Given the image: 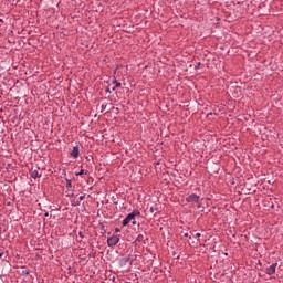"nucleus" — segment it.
Instances as JSON below:
<instances>
[{
	"mask_svg": "<svg viewBox=\"0 0 283 283\" xmlns=\"http://www.w3.org/2000/svg\"><path fill=\"white\" fill-rule=\"evenodd\" d=\"M136 218H140V210L138 209H134L132 213L127 214V217L122 221L123 227H127V224L136 220Z\"/></svg>",
	"mask_w": 283,
	"mask_h": 283,
	"instance_id": "f257e3e1",
	"label": "nucleus"
},
{
	"mask_svg": "<svg viewBox=\"0 0 283 283\" xmlns=\"http://www.w3.org/2000/svg\"><path fill=\"white\" fill-rule=\"evenodd\" d=\"M118 242H120V237L113 234L112 237H109L107 239V245L108 247H116V244H118Z\"/></svg>",
	"mask_w": 283,
	"mask_h": 283,
	"instance_id": "f03ea898",
	"label": "nucleus"
},
{
	"mask_svg": "<svg viewBox=\"0 0 283 283\" xmlns=\"http://www.w3.org/2000/svg\"><path fill=\"white\" fill-rule=\"evenodd\" d=\"M186 202H200V196L191 193L186 198Z\"/></svg>",
	"mask_w": 283,
	"mask_h": 283,
	"instance_id": "7ed1b4c3",
	"label": "nucleus"
},
{
	"mask_svg": "<svg viewBox=\"0 0 283 283\" xmlns=\"http://www.w3.org/2000/svg\"><path fill=\"white\" fill-rule=\"evenodd\" d=\"M275 269H277V263H273L269 268H266L265 273L266 275H275Z\"/></svg>",
	"mask_w": 283,
	"mask_h": 283,
	"instance_id": "20e7f679",
	"label": "nucleus"
},
{
	"mask_svg": "<svg viewBox=\"0 0 283 283\" xmlns=\"http://www.w3.org/2000/svg\"><path fill=\"white\" fill-rule=\"evenodd\" d=\"M80 154H81V150H80L78 146H74L73 150L70 153V156L72 158H78Z\"/></svg>",
	"mask_w": 283,
	"mask_h": 283,
	"instance_id": "39448f33",
	"label": "nucleus"
},
{
	"mask_svg": "<svg viewBox=\"0 0 283 283\" xmlns=\"http://www.w3.org/2000/svg\"><path fill=\"white\" fill-rule=\"evenodd\" d=\"M31 178H34V179L41 178V174H39V170H32L31 171Z\"/></svg>",
	"mask_w": 283,
	"mask_h": 283,
	"instance_id": "423d86ee",
	"label": "nucleus"
},
{
	"mask_svg": "<svg viewBox=\"0 0 283 283\" xmlns=\"http://www.w3.org/2000/svg\"><path fill=\"white\" fill-rule=\"evenodd\" d=\"M127 262H129V256L122 258L119 261V264L122 266H125V264H127Z\"/></svg>",
	"mask_w": 283,
	"mask_h": 283,
	"instance_id": "0eeeda50",
	"label": "nucleus"
},
{
	"mask_svg": "<svg viewBox=\"0 0 283 283\" xmlns=\"http://www.w3.org/2000/svg\"><path fill=\"white\" fill-rule=\"evenodd\" d=\"M64 180L66 181V189L67 191H70V188L72 187V180L69 179L67 177H65Z\"/></svg>",
	"mask_w": 283,
	"mask_h": 283,
	"instance_id": "6e6552de",
	"label": "nucleus"
},
{
	"mask_svg": "<svg viewBox=\"0 0 283 283\" xmlns=\"http://www.w3.org/2000/svg\"><path fill=\"white\" fill-rule=\"evenodd\" d=\"M90 174V171L85 170V169H81L80 172H76V176H87Z\"/></svg>",
	"mask_w": 283,
	"mask_h": 283,
	"instance_id": "1a4fd4ad",
	"label": "nucleus"
},
{
	"mask_svg": "<svg viewBox=\"0 0 283 283\" xmlns=\"http://www.w3.org/2000/svg\"><path fill=\"white\" fill-rule=\"evenodd\" d=\"M135 242H145V235L138 234Z\"/></svg>",
	"mask_w": 283,
	"mask_h": 283,
	"instance_id": "9d476101",
	"label": "nucleus"
},
{
	"mask_svg": "<svg viewBox=\"0 0 283 283\" xmlns=\"http://www.w3.org/2000/svg\"><path fill=\"white\" fill-rule=\"evenodd\" d=\"M113 83L115 84V87H122L123 84L118 81H116V77H114Z\"/></svg>",
	"mask_w": 283,
	"mask_h": 283,
	"instance_id": "9b49d317",
	"label": "nucleus"
},
{
	"mask_svg": "<svg viewBox=\"0 0 283 283\" xmlns=\"http://www.w3.org/2000/svg\"><path fill=\"white\" fill-rule=\"evenodd\" d=\"M22 275H30V270H23Z\"/></svg>",
	"mask_w": 283,
	"mask_h": 283,
	"instance_id": "f8f14e48",
	"label": "nucleus"
},
{
	"mask_svg": "<svg viewBox=\"0 0 283 283\" xmlns=\"http://www.w3.org/2000/svg\"><path fill=\"white\" fill-rule=\"evenodd\" d=\"M73 207H81V201H74Z\"/></svg>",
	"mask_w": 283,
	"mask_h": 283,
	"instance_id": "ddd939ff",
	"label": "nucleus"
},
{
	"mask_svg": "<svg viewBox=\"0 0 283 283\" xmlns=\"http://www.w3.org/2000/svg\"><path fill=\"white\" fill-rule=\"evenodd\" d=\"M105 92H106V94H112V90L109 88V86H107V87L105 88Z\"/></svg>",
	"mask_w": 283,
	"mask_h": 283,
	"instance_id": "4468645a",
	"label": "nucleus"
},
{
	"mask_svg": "<svg viewBox=\"0 0 283 283\" xmlns=\"http://www.w3.org/2000/svg\"><path fill=\"white\" fill-rule=\"evenodd\" d=\"M102 112H105V109H107V104H102Z\"/></svg>",
	"mask_w": 283,
	"mask_h": 283,
	"instance_id": "2eb2a0df",
	"label": "nucleus"
},
{
	"mask_svg": "<svg viewBox=\"0 0 283 283\" xmlns=\"http://www.w3.org/2000/svg\"><path fill=\"white\" fill-rule=\"evenodd\" d=\"M200 65H202V63L198 62L197 65L195 66V70H200Z\"/></svg>",
	"mask_w": 283,
	"mask_h": 283,
	"instance_id": "dca6fc26",
	"label": "nucleus"
},
{
	"mask_svg": "<svg viewBox=\"0 0 283 283\" xmlns=\"http://www.w3.org/2000/svg\"><path fill=\"white\" fill-rule=\"evenodd\" d=\"M78 235H80V238H82V239L85 238V234L83 233V231H80V232H78Z\"/></svg>",
	"mask_w": 283,
	"mask_h": 283,
	"instance_id": "f3484780",
	"label": "nucleus"
},
{
	"mask_svg": "<svg viewBox=\"0 0 283 283\" xmlns=\"http://www.w3.org/2000/svg\"><path fill=\"white\" fill-rule=\"evenodd\" d=\"M197 207H198V209H200V207H202V202H197Z\"/></svg>",
	"mask_w": 283,
	"mask_h": 283,
	"instance_id": "a211bd4d",
	"label": "nucleus"
},
{
	"mask_svg": "<svg viewBox=\"0 0 283 283\" xmlns=\"http://www.w3.org/2000/svg\"><path fill=\"white\" fill-rule=\"evenodd\" d=\"M85 200V195L80 196V201Z\"/></svg>",
	"mask_w": 283,
	"mask_h": 283,
	"instance_id": "6ab92c4d",
	"label": "nucleus"
},
{
	"mask_svg": "<svg viewBox=\"0 0 283 283\" xmlns=\"http://www.w3.org/2000/svg\"><path fill=\"white\" fill-rule=\"evenodd\" d=\"M115 233H120V230L118 228H115Z\"/></svg>",
	"mask_w": 283,
	"mask_h": 283,
	"instance_id": "aec40b11",
	"label": "nucleus"
},
{
	"mask_svg": "<svg viewBox=\"0 0 283 283\" xmlns=\"http://www.w3.org/2000/svg\"><path fill=\"white\" fill-rule=\"evenodd\" d=\"M132 224H133V226H136V219L132 221Z\"/></svg>",
	"mask_w": 283,
	"mask_h": 283,
	"instance_id": "412c9836",
	"label": "nucleus"
},
{
	"mask_svg": "<svg viewBox=\"0 0 283 283\" xmlns=\"http://www.w3.org/2000/svg\"><path fill=\"white\" fill-rule=\"evenodd\" d=\"M184 237L185 238H189V233H184Z\"/></svg>",
	"mask_w": 283,
	"mask_h": 283,
	"instance_id": "4be33fe9",
	"label": "nucleus"
},
{
	"mask_svg": "<svg viewBox=\"0 0 283 283\" xmlns=\"http://www.w3.org/2000/svg\"><path fill=\"white\" fill-rule=\"evenodd\" d=\"M202 234L201 233H197L196 234V238H200Z\"/></svg>",
	"mask_w": 283,
	"mask_h": 283,
	"instance_id": "5701e85b",
	"label": "nucleus"
},
{
	"mask_svg": "<svg viewBox=\"0 0 283 283\" xmlns=\"http://www.w3.org/2000/svg\"><path fill=\"white\" fill-rule=\"evenodd\" d=\"M112 91H113V92H116V86H113V87H112Z\"/></svg>",
	"mask_w": 283,
	"mask_h": 283,
	"instance_id": "b1692460",
	"label": "nucleus"
},
{
	"mask_svg": "<svg viewBox=\"0 0 283 283\" xmlns=\"http://www.w3.org/2000/svg\"><path fill=\"white\" fill-rule=\"evenodd\" d=\"M44 216H45V218H48V217L50 216V213H49V212H45Z\"/></svg>",
	"mask_w": 283,
	"mask_h": 283,
	"instance_id": "393cba45",
	"label": "nucleus"
},
{
	"mask_svg": "<svg viewBox=\"0 0 283 283\" xmlns=\"http://www.w3.org/2000/svg\"><path fill=\"white\" fill-rule=\"evenodd\" d=\"M150 213H154V207L150 208Z\"/></svg>",
	"mask_w": 283,
	"mask_h": 283,
	"instance_id": "a878e982",
	"label": "nucleus"
},
{
	"mask_svg": "<svg viewBox=\"0 0 283 283\" xmlns=\"http://www.w3.org/2000/svg\"><path fill=\"white\" fill-rule=\"evenodd\" d=\"M101 227H102L101 229H105V226H103V223H101Z\"/></svg>",
	"mask_w": 283,
	"mask_h": 283,
	"instance_id": "bb28decb",
	"label": "nucleus"
},
{
	"mask_svg": "<svg viewBox=\"0 0 283 283\" xmlns=\"http://www.w3.org/2000/svg\"><path fill=\"white\" fill-rule=\"evenodd\" d=\"M0 258H3V252H0Z\"/></svg>",
	"mask_w": 283,
	"mask_h": 283,
	"instance_id": "cd10ccee",
	"label": "nucleus"
},
{
	"mask_svg": "<svg viewBox=\"0 0 283 283\" xmlns=\"http://www.w3.org/2000/svg\"><path fill=\"white\" fill-rule=\"evenodd\" d=\"M0 23H3V19H0Z\"/></svg>",
	"mask_w": 283,
	"mask_h": 283,
	"instance_id": "c85d7f7f",
	"label": "nucleus"
}]
</instances>
